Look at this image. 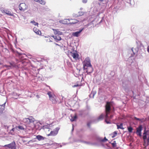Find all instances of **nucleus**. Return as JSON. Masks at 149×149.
I'll return each instance as SVG.
<instances>
[{"instance_id":"3","label":"nucleus","mask_w":149,"mask_h":149,"mask_svg":"<svg viewBox=\"0 0 149 149\" xmlns=\"http://www.w3.org/2000/svg\"><path fill=\"white\" fill-rule=\"evenodd\" d=\"M50 100L52 101L53 104H56L57 103L56 96L53 94H52L51 92L49 91L47 93Z\"/></svg>"},{"instance_id":"11","label":"nucleus","mask_w":149,"mask_h":149,"mask_svg":"<svg viewBox=\"0 0 149 149\" xmlns=\"http://www.w3.org/2000/svg\"><path fill=\"white\" fill-rule=\"evenodd\" d=\"M143 139H145L149 138V130L146 131L145 130H144V132L143 133Z\"/></svg>"},{"instance_id":"22","label":"nucleus","mask_w":149,"mask_h":149,"mask_svg":"<svg viewBox=\"0 0 149 149\" xmlns=\"http://www.w3.org/2000/svg\"><path fill=\"white\" fill-rule=\"evenodd\" d=\"M36 138L39 141L43 140L45 139V138L44 137L40 135H37L36 136Z\"/></svg>"},{"instance_id":"16","label":"nucleus","mask_w":149,"mask_h":149,"mask_svg":"<svg viewBox=\"0 0 149 149\" xmlns=\"http://www.w3.org/2000/svg\"><path fill=\"white\" fill-rule=\"evenodd\" d=\"M33 31L37 34L39 35H41V31L36 27H34L33 28Z\"/></svg>"},{"instance_id":"2","label":"nucleus","mask_w":149,"mask_h":149,"mask_svg":"<svg viewBox=\"0 0 149 149\" xmlns=\"http://www.w3.org/2000/svg\"><path fill=\"white\" fill-rule=\"evenodd\" d=\"M111 103L110 102H107L106 104L105 105V121L107 124H109L110 122L109 121H108L107 120L108 119V115L109 113L111 111Z\"/></svg>"},{"instance_id":"41","label":"nucleus","mask_w":149,"mask_h":149,"mask_svg":"<svg viewBox=\"0 0 149 149\" xmlns=\"http://www.w3.org/2000/svg\"><path fill=\"white\" fill-rule=\"evenodd\" d=\"M15 130V128H13L11 130V131H14Z\"/></svg>"},{"instance_id":"32","label":"nucleus","mask_w":149,"mask_h":149,"mask_svg":"<svg viewBox=\"0 0 149 149\" xmlns=\"http://www.w3.org/2000/svg\"><path fill=\"white\" fill-rule=\"evenodd\" d=\"M113 115H111L109 117L108 116V118L109 119L108 120H107L108 121H109L110 122V123H111V122H110V119H112L113 118Z\"/></svg>"},{"instance_id":"42","label":"nucleus","mask_w":149,"mask_h":149,"mask_svg":"<svg viewBox=\"0 0 149 149\" xmlns=\"http://www.w3.org/2000/svg\"><path fill=\"white\" fill-rule=\"evenodd\" d=\"M87 125L88 126V127H89L90 126V124L89 123H88L87 124Z\"/></svg>"},{"instance_id":"1","label":"nucleus","mask_w":149,"mask_h":149,"mask_svg":"<svg viewBox=\"0 0 149 149\" xmlns=\"http://www.w3.org/2000/svg\"><path fill=\"white\" fill-rule=\"evenodd\" d=\"M23 122L26 123V127L29 130H32L35 127L34 123V118L32 117H30L29 118H25L23 119Z\"/></svg>"},{"instance_id":"39","label":"nucleus","mask_w":149,"mask_h":149,"mask_svg":"<svg viewBox=\"0 0 149 149\" xmlns=\"http://www.w3.org/2000/svg\"><path fill=\"white\" fill-rule=\"evenodd\" d=\"M36 97L37 98H39L40 97L39 95L38 94L36 95Z\"/></svg>"},{"instance_id":"37","label":"nucleus","mask_w":149,"mask_h":149,"mask_svg":"<svg viewBox=\"0 0 149 149\" xmlns=\"http://www.w3.org/2000/svg\"><path fill=\"white\" fill-rule=\"evenodd\" d=\"M79 86V85L78 84H77V85H74L73 86H72V87L74 88L75 87Z\"/></svg>"},{"instance_id":"14","label":"nucleus","mask_w":149,"mask_h":149,"mask_svg":"<svg viewBox=\"0 0 149 149\" xmlns=\"http://www.w3.org/2000/svg\"><path fill=\"white\" fill-rule=\"evenodd\" d=\"M59 35H53L51 36V37H53L56 41H60L61 40V37L59 36Z\"/></svg>"},{"instance_id":"25","label":"nucleus","mask_w":149,"mask_h":149,"mask_svg":"<svg viewBox=\"0 0 149 149\" xmlns=\"http://www.w3.org/2000/svg\"><path fill=\"white\" fill-rule=\"evenodd\" d=\"M104 115L102 114H101L99 117L98 118V119L99 120H102L104 118Z\"/></svg>"},{"instance_id":"10","label":"nucleus","mask_w":149,"mask_h":149,"mask_svg":"<svg viewBox=\"0 0 149 149\" xmlns=\"http://www.w3.org/2000/svg\"><path fill=\"white\" fill-rule=\"evenodd\" d=\"M84 69L86 70V72L88 73H91L93 71L92 66H89L86 67L85 68H84Z\"/></svg>"},{"instance_id":"19","label":"nucleus","mask_w":149,"mask_h":149,"mask_svg":"<svg viewBox=\"0 0 149 149\" xmlns=\"http://www.w3.org/2000/svg\"><path fill=\"white\" fill-rule=\"evenodd\" d=\"M143 140L144 141L143 145L144 146H146L149 145V138Z\"/></svg>"},{"instance_id":"17","label":"nucleus","mask_w":149,"mask_h":149,"mask_svg":"<svg viewBox=\"0 0 149 149\" xmlns=\"http://www.w3.org/2000/svg\"><path fill=\"white\" fill-rule=\"evenodd\" d=\"M71 118L70 119L71 122H73L75 121L77 118V115L75 114L74 116H72L71 115L70 116Z\"/></svg>"},{"instance_id":"12","label":"nucleus","mask_w":149,"mask_h":149,"mask_svg":"<svg viewBox=\"0 0 149 149\" xmlns=\"http://www.w3.org/2000/svg\"><path fill=\"white\" fill-rule=\"evenodd\" d=\"M142 126L141 125H140L136 129V133L137 134L140 136L141 135V131L142 130Z\"/></svg>"},{"instance_id":"18","label":"nucleus","mask_w":149,"mask_h":149,"mask_svg":"<svg viewBox=\"0 0 149 149\" xmlns=\"http://www.w3.org/2000/svg\"><path fill=\"white\" fill-rule=\"evenodd\" d=\"M79 21L76 19H71L70 20V23L71 24H74L78 23Z\"/></svg>"},{"instance_id":"30","label":"nucleus","mask_w":149,"mask_h":149,"mask_svg":"<svg viewBox=\"0 0 149 149\" xmlns=\"http://www.w3.org/2000/svg\"><path fill=\"white\" fill-rule=\"evenodd\" d=\"M128 131L130 132H132L133 130V128L131 127H129L128 128Z\"/></svg>"},{"instance_id":"7","label":"nucleus","mask_w":149,"mask_h":149,"mask_svg":"<svg viewBox=\"0 0 149 149\" xmlns=\"http://www.w3.org/2000/svg\"><path fill=\"white\" fill-rule=\"evenodd\" d=\"M59 129L58 127L55 128L53 130L51 131L50 133L48 134L47 136H55L58 133Z\"/></svg>"},{"instance_id":"31","label":"nucleus","mask_w":149,"mask_h":149,"mask_svg":"<svg viewBox=\"0 0 149 149\" xmlns=\"http://www.w3.org/2000/svg\"><path fill=\"white\" fill-rule=\"evenodd\" d=\"M107 140V139L106 138V137H105L104 139H100V141L101 142H105Z\"/></svg>"},{"instance_id":"26","label":"nucleus","mask_w":149,"mask_h":149,"mask_svg":"<svg viewBox=\"0 0 149 149\" xmlns=\"http://www.w3.org/2000/svg\"><path fill=\"white\" fill-rule=\"evenodd\" d=\"M31 23H32L33 25H34L35 26H38V23L34 21H31Z\"/></svg>"},{"instance_id":"15","label":"nucleus","mask_w":149,"mask_h":149,"mask_svg":"<svg viewBox=\"0 0 149 149\" xmlns=\"http://www.w3.org/2000/svg\"><path fill=\"white\" fill-rule=\"evenodd\" d=\"M6 103V102H5L3 104L1 105H0V114L2 113L3 111L4 110Z\"/></svg>"},{"instance_id":"8","label":"nucleus","mask_w":149,"mask_h":149,"mask_svg":"<svg viewBox=\"0 0 149 149\" xmlns=\"http://www.w3.org/2000/svg\"><path fill=\"white\" fill-rule=\"evenodd\" d=\"M15 144L14 141H13L10 144L6 145L3 146L4 147H7L9 148H11V149H15L16 147L15 146Z\"/></svg>"},{"instance_id":"24","label":"nucleus","mask_w":149,"mask_h":149,"mask_svg":"<svg viewBox=\"0 0 149 149\" xmlns=\"http://www.w3.org/2000/svg\"><path fill=\"white\" fill-rule=\"evenodd\" d=\"M123 124L122 123L120 124V125H117V128L118 129H123Z\"/></svg>"},{"instance_id":"44","label":"nucleus","mask_w":149,"mask_h":149,"mask_svg":"<svg viewBox=\"0 0 149 149\" xmlns=\"http://www.w3.org/2000/svg\"><path fill=\"white\" fill-rule=\"evenodd\" d=\"M100 1H101V2H102L103 1V0H99Z\"/></svg>"},{"instance_id":"33","label":"nucleus","mask_w":149,"mask_h":149,"mask_svg":"<svg viewBox=\"0 0 149 149\" xmlns=\"http://www.w3.org/2000/svg\"><path fill=\"white\" fill-rule=\"evenodd\" d=\"M117 134V133L115 131L113 133V135L112 136V138H114V137H115L116 136Z\"/></svg>"},{"instance_id":"34","label":"nucleus","mask_w":149,"mask_h":149,"mask_svg":"<svg viewBox=\"0 0 149 149\" xmlns=\"http://www.w3.org/2000/svg\"><path fill=\"white\" fill-rule=\"evenodd\" d=\"M146 120V119L144 118L140 119V121L141 123L143 122Z\"/></svg>"},{"instance_id":"4","label":"nucleus","mask_w":149,"mask_h":149,"mask_svg":"<svg viewBox=\"0 0 149 149\" xmlns=\"http://www.w3.org/2000/svg\"><path fill=\"white\" fill-rule=\"evenodd\" d=\"M19 10L22 11H24L28 9V6L25 3H20L19 6Z\"/></svg>"},{"instance_id":"40","label":"nucleus","mask_w":149,"mask_h":149,"mask_svg":"<svg viewBox=\"0 0 149 149\" xmlns=\"http://www.w3.org/2000/svg\"><path fill=\"white\" fill-rule=\"evenodd\" d=\"M35 1L37 2H38L39 3V1H40V0H34Z\"/></svg>"},{"instance_id":"21","label":"nucleus","mask_w":149,"mask_h":149,"mask_svg":"<svg viewBox=\"0 0 149 149\" xmlns=\"http://www.w3.org/2000/svg\"><path fill=\"white\" fill-rule=\"evenodd\" d=\"M70 19H65L62 21V23L64 24H68L70 23Z\"/></svg>"},{"instance_id":"5","label":"nucleus","mask_w":149,"mask_h":149,"mask_svg":"<svg viewBox=\"0 0 149 149\" xmlns=\"http://www.w3.org/2000/svg\"><path fill=\"white\" fill-rule=\"evenodd\" d=\"M83 68L87 67L92 66L91 63V61L88 58H85L83 62Z\"/></svg>"},{"instance_id":"29","label":"nucleus","mask_w":149,"mask_h":149,"mask_svg":"<svg viewBox=\"0 0 149 149\" xmlns=\"http://www.w3.org/2000/svg\"><path fill=\"white\" fill-rule=\"evenodd\" d=\"M111 144L113 148H114L116 146V141H114L113 142L111 143Z\"/></svg>"},{"instance_id":"38","label":"nucleus","mask_w":149,"mask_h":149,"mask_svg":"<svg viewBox=\"0 0 149 149\" xmlns=\"http://www.w3.org/2000/svg\"><path fill=\"white\" fill-rule=\"evenodd\" d=\"M147 50L148 52L149 53V46H148L147 47Z\"/></svg>"},{"instance_id":"35","label":"nucleus","mask_w":149,"mask_h":149,"mask_svg":"<svg viewBox=\"0 0 149 149\" xmlns=\"http://www.w3.org/2000/svg\"><path fill=\"white\" fill-rule=\"evenodd\" d=\"M134 119L135 120H136L140 121V119L139 118H136V117H134Z\"/></svg>"},{"instance_id":"6","label":"nucleus","mask_w":149,"mask_h":149,"mask_svg":"<svg viewBox=\"0 0 149 149\" xmlns=\"http://www.w3.org/2000/svg\"><path fill=\"white\" fill-rule=\"evenodd\" d=\"M1 11L2 13H4L10 16L13 15V13L10 9H3Z\"/></svg>"},{"instance_id":"13","label":"nucleus","mask_w":149,"mask_h":149,"mask_svg":"<svg viewBox=\"0 0 149 149\" xmlns=\"http://www.w3.org/2000/svg\"><path fill=\"white\" fill-rule=\"evenodd\" d=\"M54 31V33L55 35H61L62 34V32L59 31L58 29H52Z\"/></svg>"},{"instance_id":"20","label":"nucleus","mask_w":149,"mask_h":149,"mask_svg":"<svg viewBox=\"0 0 149 149\" xmlns=\"http://www.w3.org/2000/svg\"><path fill=\"white\" fill-rule=\"evenodd\" d=\"M82 29L80 30L79 31H77L73 33H72L73 36L76 37H78L79 36V34L82 31Z\"/></svg>"},{"instance_id":"23","label":"nucleus","mask_w":149,"mask_h":149,"mask_svg":"<svg viewBox=\"0 0 149 149\" xmlns=\"http://www.w3.org/2000/svg\"><path fill=\"white\" fill-rule=\"evenodd\" d=\"M9 63L10 65H5L4 67H6L7 68H8V67H10L11 66H13V67L15 65L14 63Z\"/></svg>"},{"instance_id":"28","label":"nucleus","mask_w":149,"mask_h":149,"mask_svg":"<svg viewBox=\"0 0 149 149\" xmlns=\"http://www.w3.org/2000/svg\"><path fill=\"white\" fill-rule=\"evenodd\" d=\"M39 3L41 4L44 5L45 4V1L43 0H40V1H39Z\"/></svg>"},{"instance_id":"36","label":"nucleus","mask_w":149,"mask_h":149,"mask_svg":"<svg viewBox=\"0 0 149 149\" xmlns=\"http://www.w3.org/2000/svg\"><path fill=\"white\" fill-rule=\"evenodd\" d=\"M82 2L83 3H86L87 2V0H83Z\"/></svg>"},{"instance_id":"43","label":"nucleus","mask_w":149,"mask_h":149,"mask_svg":"<svg viewBox=\"0 0 149 149\" xmlns=\"http://www.w3.org/2000/svg\"><path fill=\"white\" fill-rule=\"evenodd\" d=\"M54 44L56 45L59 46V45L58 44L56 43H55Z\"/></svg>"},{"instance_id":"9","label":"nucleus","mask_w":149,"mask_h":149,"mask_svg":"<svg viewBox=\"0 0 149 149\" xmlns=\"http://www.w3.org/2000/svg\"><path fill=\"white\" fill-rule=\"evenodd\" d=\"M70 54V55L75 60H77L79 59V55L77 52H71Z\"/></svg>"},{"instance_id":"27","label":"nucleus","mask_w":149,"mask_h":149,"mask_svg":"<svg viewBox=\"0 0 149 149\" xmlns=\"http://www.w3.org/2000/svg\"><path fill=\"white\" fill-rule=\"evenodd\" d=\"M17 128L19 130H24V128L22 126H18L17 127Z\"/></svg>"}]
</instances>
